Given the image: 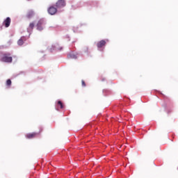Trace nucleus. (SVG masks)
Masks as SVG:
<instances>
[{
  "mask_svg": "<svg viewBox=\"0 0 178 178\" xmlns=\"http://www.w3.org/2000/svg\"><path fill=\"white\" fill-rule=\"evenodd\" d=\"M1 60V62L12 63L13 58H12V56H10V54H4Z\"/></svg>",
  "mask_w": 178,
  "mask_h": 178,
  "instance_id": "obj_1",
  "label": "nucleus"
},
{
  "mask_svg": "<svg viewBox=\"0 0 178 178\" xmlns=\"http://www.w3.org/2000/svg\"><path fill=\"white\" fill-rule=\"evenodd\" d=\"M40 132H32L27 134L25 137L26 138H28L29 140H31L33 138H35V137H38L40 136Z\"/></svg>",
  "mask_w": 178,
  "mask_h": 178,
  "instance_id": "obj_2",
  "label": "nucleus"
},
{
  "mask_svg": "<svg viewBox=\"0 0 178 178\" xmlns=\"http://www.w3.org/2000/svg\"><path fill=\"white\" fill-rule=\"evenodd\" d=\"M66 6V1L65 0H58L56 3V7L58 9H60V8H65Z\"/></svg>",
  "mask_w": 178,
  "mask_h": 178,
  "instance_id": "obj_3",
  "label": "nucleus"
},
{
  "mask_svg": "<svg viewBox=\"0 0 178 178\" xmlns=\"http://www.w3.org/2000/svg\"><path fill=\"white\" fill-rule=\"evenodd\" d=\"M42 26H44V20L40 19L36 25L37 30L39 31H42V30H44V27Z\"/></svg>",
  "mask_w": 178,
  "mask_h": 178,
  "instance_id": "obj_4",
  "label": "nucleus"
},
{
  "mask_svg": "<svg viewBox=\"0 0 178 178\" xmlns=\"http://www.w3.org/2000/svg\"><path fill=\"white\" fill-rule=\"evenodd\" d=\"M48 13H49V15H55L57 12H58V10L56 9V8L54 7V6H50L48 10Z\"/></svg>",
  "mask_w": 178,
  "mask_h": 178,
  "instance_id": "obj_5",
  "label": "nucleus"
},
{
  "mask_svg": "<svg viewBox=\"0 0 178 178\" xmlns=\"http://www.w3.org/2000/svg\"><path fill=\"white\" fill-rule=\"evenodd\" d=\"M10 17H8L3 22V26H4L5 27L8 28L9 27V26H10Z\"/></svg>",
  "mask_w": 178,
  "mask_h": 178,
  "instance_id": "obj_6",
  "label": "nucleus"
},
{
  "mask_svg": "<svg viewBox=\"0 0 178 178\" xmlns=\"http://www.w3.org/2000/svg\"><path fill=\"white\" fill-rule=\"evenodd\" d=\"M24 41H27V38H26V36L21 37L17 41L18 45H23V44H24Z\"/></svg>",
  "mask_w": 178,
  "mask_h": 178,
  "instance_id": "obj_7",
  "label": "nucleus"
},
{
  "mask_svg": "<svg viewBox=\"0 0 178 178\" xmlns=\"http://www.w3.org/2000/svg\"><path fill=\"white\" fill-rule=\"evenodd\" d=\"M105 45H106V42L104 40L99 41L97 44V48H102L103 47H105Z\"/></svg>",
  "mask_w": 178,
  "mask_h": 178,
  "instance_id": "obj_8",
  "label": "nucleus"
},
{
  "mask_svg": "<svg viewBox=\"0 0 178 178\" xmlns=\"http://www.w3.org/2000/svg\"><path fill=\"white\" fill-rule=\"evenodd\" d=\"M33 16H34V11H33V10L28 11V13L26 14V17H28V19H31V17H33Z\"/></svg>",
  "mask_w": 178,
  "mask_h": 178,
  "instance_id": "obj_9",
  "label": "nucleus"
},
{
  "mask_svg": "<svg viewBox=\"0 0 178 178\" xmlns=\"http://www.w3.org/2000/svg\"><path fill=\"white\" fill-rule=\"evenodd\" d=\"M68 58L69 59H77V56H76V54H70L68 55Z\"/></svg>",
  "mask_w": 178,
  "mask_h": 178,
  "instance_id": "obj_10",
  "label": "nucleus"
},
{
  "mask_svg": "<svg viewBox=\"0 0 178 178\" xmlns=\"http://www.w3.org/2000/svg\"><path fill=\"white\" fill-rule=\"evenodd\" d=\"M58 106H60V109H63L64 108L63 103L61 101L58 102Z\"/></svg>",
  "mask_w": 178,
  "mask_h": 178,
  "instance_id": "obj_11",
  "label": "nucleus"
},
{
  "mask_svg": "<svg viewBox=\"0 0 178 178\" xmlns=\"http://www.w3.org/2000/svg\"><path fill=\"white\" fill-rule=\"evenodd\" d=\"M6 86H7L8 87H10V86H12V81H11L10 79H8V80L6 81Z\"/></svg>",
  "mask_w": 178,
  "mask_h": 178,
  "instance_id": "obj_12",
  "label": "nucleus"
},
{
  "mask_svg": "<svg viewBox=\"0 0 178 178\" xmlns=\"http://www.w3.org/2000/svg\"><path fill=\"white\" fill-rule=\"evenodd\" d=\"M29 29H31V30H33V29H34V22H31L29 24Z\"/></svg>",
  "mask_w": 178,
  "mask_h": 178,
  "instance_id": "obj_13",
  "label": "nucleus"
},
{
  "mask_svg": "<svg viewBox=\"0 0 178 178\" xmlns=\"http://www.w3.org/2000/svg\"><path fill=\"white\" fill-rule=\"evenodd\" d=\"M81 86H82V87H86V81H84V80L81 81Z\"/></svg>",
  "mask_w": 178,
  "mask_h": 178,
  "instance_id": "obj_14",
  "label": "nucleus"
},
{
  "mask_svg": "<svg viewBox=\"0 0 178 178\" xmlns=\"http://www.w3.org/2000/svg\"><path fill=\"white\" fill-rule=\"evenodd\" d=\"M56 49H58V51H62V47L59 49V48H58V47H56Z\"/></svg>",
  "mask_w": 178,
  "mask_h": 178,
  "instance_id": "obj_15",
  "label": "nucleus"
}]
</instances>
